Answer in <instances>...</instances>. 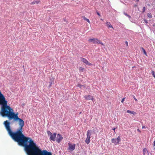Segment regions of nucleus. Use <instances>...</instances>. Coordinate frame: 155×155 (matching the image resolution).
I'll list each match as a JSON object with an SVG mask.
<instances>
[{"instance_id":"1","label":"nucleus","mask_w":155,"mask_h":155,"mask_svg":"<svg viewBox=\"0 0 155 155\" xmlns=\"http://www.w3.org/2000/svg\"><path fill=\"white\" fill-rule=\"evenodd\" d=\"M18 113L14 117L12 121H18L19 127L15 131H13L10 126L11 123L8 120L3 123L5 127L11 137L18 144L24 147L25 150L27 155H52L50 152L46 150H42L37 146L34 141L30 137H25L22 133L23 127L24 126L23 120L18 117Z\"/></svg>"},{"instance_id":"2","label":"nucleus","mask_w":155,"mask_h":155,"mask_svg":"<svg viewBox=\"0 0 155 155\" xmlns=\"http://www.w3.org/2000/svg\"><path fill=\"white\" fill-rule=\"evenodd\" d=\"M91 132L92 131L91 130H89L87 131V137L85 141V143L87 144H88L90 142V139Z\"/></svg>"},{"instance_id":"3","label":"nucleus","mask_w":155,"mask_h":155,"mask_svg":"<svg viewBox=\"0 0 155 155\" xmlns=\"http://www.w3.org/2000/svg\"><path fill=\"white\" fill-rule=\"evenodd\" d=\"M88 41L92 42L94 44H98L100 43V40L97 39L96 38H91L88 40Z\"/></svg>"},{"instance_id":"4","label":"nucleus","mask_w":155,"mask_h":155,"mask_svg":"<svg viewBox=\"0 0 155 155\" xmlns=\"http://www.w3.org/2000/svg\"><path fill=\"white\" fill-rule=\"evenodd\" d=\"M68 144L69 147L68 149V150L72 151L75 149V144L74 143L72 144L70 143H69Z\"/></svg>"},{"instance_id":"5","label":"nucleus","mask_w":155,"mask_h":155,"mask_svg":"<svg viewBox=\"0 0 155 155\" xmlns=\"http://www.w3.org/2000/svg\"><path fill=\"white\" fill-rule=\"evenodd\" d=\"M121 139L119 136L116 139L113 138L111 140V142L112 143H114L115 145H117L119 143V142L120 141Z\"/></svg>"},{"instance_id":"6","label":"nucleus","mask_w":155,"mask_h":155,"mask_svg":"<svg viewBox=\"0 0 155 155\" xmlns=\"http://www.w3.org/2000/svg\"><path fill=\"white\" fill-rule=\"evenodd\" d=\"M80 59L81 61L86 64L87 65L91 66L92 65V64L89 62L85 58L81 57Z\"/></svg>"},{"instance_id":"7","label":"nucleus","mask_w":155,"mask_h":155,"mask_svg":"<svg viewBox=\"0 0 155 155\" xmlns=\"http://www.w3.org/2000/svg\"><path fill=\"white\" fill-rule=\"evenodd\" d=\"M63 139V137L61 135L58 134L57 135L56 141L58 143H60Z\"/></svg>"},{"instance_id":"8","label":"nucleus","mask_w":155,"mask_h":155,"mask_svg":"<svg viewBox=\"0 0 155 155\" xmlns=\"http://www.w3.org/2000/svg\"><path fill=\"white\" fill-rule=\"evenodd\" d=\"M56 135L57 133H54L53 134H51L50 136V140L54 141L55 140V138Z\"/></svg>"},{"instance_id":"9","label":"nucleus","mask_w":155,"mask_h":155,"mask_svg":"<svg viewBox=\"0 0 155 155\" xmlns=\"http://www.w3.org/2000/svg\"><path fill=\"white\" fill-rule=\"evenodd\" d=\"M84 97L85 99L86 100H91L92 101H93L94 98L92 96L90 95H86L84 96Z\"/></svg>"},{"instance_id":"10","label":"nucleus","mask_w":155,"mask_h":155,"mask_svg":"<svg viewBox=\"0 0 155 155\" xmlns=\"http://www.w3.org/2000/svg\"><path fill=\"white\" fill-rule=\"evenodd\" d=\"M54 79H53V78H51L50 81L49 82L50 84L49 85L48 87H51L52 84L54 83Z\"/></svg>"},{"instance_id":"11","label":"nucleus","mask_w":155,"mask_h":155,"mask_svg":"<svg viewBox=\"0 0 155 155\" xmlns=\"http://www.w3.org/2000/svg\"><path fill=\"white\" fill-rule=\"evenodd\" d=\"M106 24L107 25V26L108 27V28H113V27H112V25H111L110 23V22H106Z\"/></svg>"},{"instance_id":"12","label":"nucleus","mask_w":155,"mask_h":155,"mask_svg":"<svg viewBox=\"0 0 155 155\" xmlns=\"http://www.w3.org/2000/svg\"><path fill=\"white\" fill-rule=\"evenodd\" d=\"M127 112L128 113H129L132 114L134 115H135L136 114V113L134 111H131V110H127Z\"/></svg>"},{"instance_id":"13","label":"nucleus","mask_w":155,"mask_h":155,"mask_svg":"<svg viewBox=\"0 0 155 155\" xmlns=\"http://www.w3.org/2000/svg\"><path fill=\"white\" fill-rule=\"evenodd\" d=\"M143 155H145V154L147 153H148L147 150L146 148H144L143 150Z\"/></svg>"},{"instance_id":"14","label":"nucleus","mask_w":155,"mask_h":155,"mask_svg":"<svg viewBox=\"0 0 155 155\" xmlns=\"http://www.w3.org/2000/svg\"><path fill=\"white\" fill-rule=\"evenodd\" d=\"M147 16L149 18H152V15L150 13H148Z\"/></svg>"},{"instance_id":"15","label":"nucleus","mask_w":155,"mask_h":155,"mask_svg":"<svg viewBox=\"0 0 155 155\" xmlns=\"http://www.w3.org/2000/svg\"><path fill=\"white\" fill-rule=\"evenodd\" d=\"M39 2L38 1H34L31 3V4H34L35 3L38 4L39 3Z\"/></svg>"},{"instance_id":"16","label":"nucleus","mask_w":155,"mask_h":155,"mask_svg":"<svg viewBox=\"0 0 155 155\" xmlns=\"http://www.w3.org/2000/svg\"><path fill=\"white\" fill-rule=\"evenodd\" d=\"M124 14L125 15L127 16L130 19L131 18V16L130 15H128V14H127V13H126L125 12H124Z\"/></svg>"},{"instance_id":"17","label":"nucleus","mask_w":155,"mask_h":155,"mask_svg":"<svg viewBox=\"0 0 155 155\" xmlns=\"http://www.w3.org/2000/svg\"><path fill=\"white\" fill-rule=\"evenodd\" d=\"M83 19L84 20H86L87 22H88L89 23H90V21L89 19L87 18L86 17H83Z\"/></svg>"},{"instance_id":"18","label":"nucleus","mask_w":155,"mask_h":155,"mask_svg":"<svg viewBox=\"0 0 155 155\" xmlns=\"http://www.w3.org/2000/svg\"><path fill=\"white\" fill-rule=\"evenodd\" d=\"M141 49H142V50L143 51V53L146 55H147V52H146V51H145V50L142 47L141 48Z\"/></svg>"},{"instance_id":"19","label":"nucleus","mask_w":155,"mask_h":155,"mask_svg":"<svg viewBox=\"0 0 155 155\" xmlns=\"http://www.w3.org/2000/svg\"><path fill=\"white\" fill-rule=\"evenodd\" d=\"M47 134L48 136H50L51 134H52V133L49 131H47Z\"/></svg>"},{"instance_id":"20","label":"nucleus","mask_w":155,"mask_h":155,"mask_svg":"<svg viewBox=\"0 0 155 155\" xmlns=\"http://www.w3.org/2000/svg\"><path fill=\"white\" fill-rule=\"evenodd\" d=\"M152 75L155 78V72H154V71H152Z\"/></svg>"},{"instance_id":"21","label":"nucleus","mask_w":155,"mask_h":155,"mask_svg":"<svg viewBox=\"0 0 155 155\" xmlns=\"http://www.w3.org/2000/svg\"><path fill=\"white\" fill-rule=\"evenodd\" d=\"M77 86L78 87H80V88H81V87L83 86H84L81 85V84H79L77 85Z\"/></svg>"},{"instance_id":"22","label":"nucleus","mask_w":155,"mask_h":155,"mask_svg":"<svg viewBox=\"0 0 155 155\" xmlns=\"http://www.w3.org/2000/svg\"><path fill=\"white\" fill-rule=\"evenodd\" d=\"M145 10H146V8L145 7H143V8L142 9V10H143L142 12L144 13L145 12Z\"/></svg>"},{"instance_id":"23","label":"nucleus","mask_w":155,"mask_h":155,"mask_svg":"<svg viewBox=\"0 0 155 155\" xmlns=\"http://www.w3.org/2000/svg\"><path fill=\"white\" fill-rule=\"evenodd\" d=\"M98 44H100L101 45H102L103 46H104V44L102 42H101L100 40V43H98Z\"/></svg>"},{"instance_id":"24","label":"nucleus","mask_w":155,"mask_h":155,"mask_svg":"<svg viewBox=\"0 0 155 155\" xmlns=\"http://www.w3.org/2000/svg\"><path fill=\"white\" fill-rule=\"evenodd\" d=\"M124 99H125V98H123L121 101V103H123L124 102Z\"/></svg>"},{"instance_id":"25","label":"nucleus","mask_w":155,"mask_h":155,"mask_svg":"<svg viewBox=\"0 0 155 155\" xmlns=\"http://www.w3.org/2000/svg\"><path fill=\"white\" fill-rule=\"evenodd\" d=\"M80 71H83L84 70V68H82V67H80Z\"/></svg>"},{"instance_id":"26","label":"nucleus","mask_w":155,"mask_h":155,"mask_svg":"<svg viewBox=\"0 0 155 155\" xmlns=\"http://www.w3.org/2000/svg\"><path fill=\"white\" fill-rule=\"evenodd\" d=\"M133 96V98H134V99L136 101H137V100L136 99V98H135V96Z\"/></svg>"},{"instance_id":"27","label":"nucleus","mask_w":155,"mask_h":155,"mask_svg":"<svg viewBox=\"0 0 155 155\" xmlns=\"http://www.w3.org/2000/svg\"><path fill=\"white\" fill-rule=\"evenodd\" d=\"M97 15H99V16H101V15H100V13L98 12H97Z\"/></svg>"},{"instance_id":"28","label":"nucleus","mask_w":155,"mask_h":155,"mask_svg":"<svg viewBox=\"0 0 155 155\" xmlns=\"http://www.w3.org/2000/svg\"><path fill=\"white\" fill-rule=\"evenodd\" d=\"M144 21L146 23H148L147 21L146 20V19L144 20Z\"/></svg>"},{"instance_id":"29","label":"nucleus","mask_w":155,"mask_h":155,"mask_svg":"<svg viewBox=\"0 0 155 155\" xmlns=\"http://www.w3.org/2000/svg\"><path fill=\"white\" fill-rule=\"evenodd\" d=\"M125 44H126L127 46H128V42L127 41H126L125 42Z\"/></svg>"},{"instance_id":"30","label":"nucleus","mask_w":155,"mask_h":155,"mask_svg":"<svg viewBox=\"0 0 155 155\" xmlns=\"http://www.w3.org/2000/svg\"><path fill=\"white\" fill-rule=\"evenodd\" d=\"M153 146H155V140H154V142H153Z\"/></svg>"},{"instance_id":"31","label":"nucleus","mask_w":155,"mask_h":155,"mask_svg":"<svg viewBox=\"0 0 155 155\" xmlns=\"http://www.w3.org/2000/svg\"><path fill=\"white\" fill-rule=\"evenodd\" d=\"M137 6V4H135L134 5V7H136Z\"/></svg>"},{"instance_id":"32","label":"nucleus","mask_w":155,"mask_h":155,"mask_svg":"<svg viewBox=\"0 0 155 155\" xmlns=\"http://www.w3.org/2000/svg\"><path fill=\"white\" fill-rule=\"evenodd\" d=\"M137 130L138 131L140 132V131L138 129H137Z\"/></svg>"},{"instance_id":"33","label":"nucleus","mask_w":155,"mask_h":155,"mask_svg":"<svg viewBox=\"0 0 155 155\" xmlns=\"http://www.w3.org/2000/svg\"><path fill=\"white\" fill-rule=\"evenodd\" d=\"M115 129H116L115 128H113L112 129V130H114V131H115Z\"/></svg>"},{"instance_id":"34","label":"nucleus","mask_w":155,"mask_h":155,"mask_svg":"<svg viewBox=\"0 0 155 155\" xmlns=\"http://www.w3.org/2000/svg\"><path fill=\"white\" fill-rule=\"evenodd\" d=\"M142 128H145V126H143V127H142Z\"/></svg>"},{"instance_id":"35","label":"nucleus","mask_w":155,"mask_h":155,"mask_svg":"<svg viewBox=\"0 0 155 155\" xmlns=\"http://www.w3.org/2000/svg\"><path fill=\"white\" fill-rule=\"evenodd\" d=\"M147 5L149 6H150V4H147Z\"/></svg>"},{"instance_id":"36","label":"nucleus","mask_w":155,"mask_h":155,"mask_svg":"<svg viewBox=\"0 0 155 155\" xmlns=\"http://www.w3.org/2000/svg\"><path fill=\"white\" fill-rule=\"evenodd\" d=\"M139 0H136V2H138L139 1Z\"/></svg>"},{"instance_id":"37","label":"nucleus","mask_w":155,"mask_h":155,"mask_svg":"<svg viewBox=\"0 0 155 155\" xmlns=\"http://www.w3.org/2000/svg\"><path fill=\"white\" fill-rule=\"evenodd\" d=\"M154 149L155 150V147L154 148Z\"/></svg>"},{"instance_id":"38","label":"nucleus","mask_w":155,"mask_h":155,"mask_svg":"<svg viewBox=\"0 0 155 155\" xmlns=\"http://www.w3.org/2000/svg\"><path fill=\"white\" fill-rule=\"evenodd\" d=\"M154 25H154V24L153 26H154Z\"/></svg>"}]
</instances>
